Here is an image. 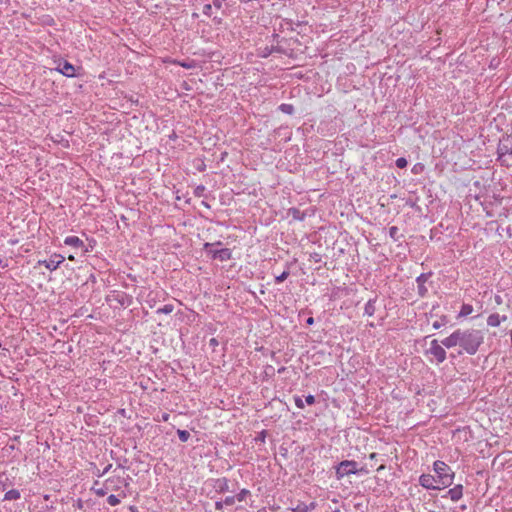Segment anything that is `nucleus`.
<instances>
[{"label": "nucleus", "instance_id": "nucleus-1", "mask_svg": "<svg viewBox=\"0 0 512 512\" xmlns=\"http://www.w3.org/2000/svg\"><path fill=\"white\" fill-rule=\"evenodd\" d=\"M484 342V333L481 330L468 328L456 329L448 337L441 341V344L450 349L460 346L468 355H475Z\"/></svg>", "mask_w": 512, "mask_h": 512}, {"label": "nucleus", "instance_id": "nucleus-2", "mask_svg": "<svg viewBox=\"0 0 512 512\" xmlns=\"http://www.w3.org/2000/svg\"><path fill=\"white\" fill-rule=\"evenodd\" d=\"M433 470L436 473V477L439 478V485L441 488H447L452 485L455 473L448 464L437 460L433 464Z\"/></svg>", "mask_w": 512, "mask_h": 512}, {"label": "nucleus", "instance_id": "nucleus-3", "mask_svg": "<svg viewBox=\"0 0 512 512\" xmlns=\"http://www.w3.org/2000/svg\"><path fill=\"white\" fill-rule=\"evenodd\" d=\"M360 472H366L364 468L358 469L357 462L353 460L341 461L335 468V474L337 479H342L345 476L352 474H358Z\"/></svg>", "mask_w": 512, "mask_h": 512}, {"label": "nucleus", "instance_id": "nucleus-4", "mask_svg": "<svg viewBox=\"0 0 512 512\" xmlns=\"http://www.w3.org/2000/svg\"><path fill=\"white\" fill-rule=\"evenodd\" d=\"M498 160L504 164L507 155L512 156V130L510 134L503 135L497 147Z\"/></svg>", "mask_w": 512, "mask_h": 512}, {"label": "nucleus", "instance_id": "nucleus-5", "mask_svg": "<svg viewBox=\"0 0 512 512\" xmlns=\"http://www.w3.org/2000/svg\"><path fill=\"white\" fill-rule=\"evenodd\" d=\"M221 244L222 243L220 241L215 242V243L207 242L204 244V249L208 252L209 255H211V257L213 259H218L221 262L228 261L232 257V252L230 249H228V248L213 249L214 246H219Z\"/></svg>", "mask_w": 512, "mask_h": 512}, {"label": "nucleus", "instance_id": "nucleus-6", "mask_svg": "<svg viewBox=\"0 0 512 512\" xmlns=\"http://www.w3.org/2000/svg\"><path fill=\"white\" fill-rule=\"evenodd\" d=\"M426 355H432L437 364L443 363L446 360V351L437 340L431 341L430 347L426 350Z\"/></svg>", "mask_w": 512, "mask_h": 512}, {"label": "nucleus", "instance_id": "nucleus-7", "mask_svg": "<svg viewBox=\"0 0 512 512\" xmlns=\"http://www.w3.org/2000/svg\"><path fill=\"white\" fill-rule=\"evenodd\" d=\"M64 260V256L60 254H53L48 260H40L38 263L39 265L45 266L48 270L53 271L56 270Z\"/></svg>", "mask_w": 512, "mask_h": 512}, {"label": "nucleus", "instance_id": "nucleus-8", "mask_svg": "<svg viewBox=\"0 0 512 512\" xmlns=\"http://www.w3.org/2000/svg\"><path fill=\"white\" fill-rule=\"evenodd\" d=\"M59 73L63 74L66 77H74L76 76L75 67L66 60H58V65L55 68Z\"/></svg>", "mask_w": 512, "mask_h": 512}, {"label": "nucleus", "instance_id": "nucleus-9", "mask_svg": "<svg viewBox=\"0 0 512 512\" xmlns=\"http://www.w3.org/2000/svg\"><path fill=\"white\" fill-rule=\"evenodd\" d=\"M436 478L431 474H422L419 477V484L425 489L440 490V485H435Z\"/></svg>", "mask_w": 512, "mask_h": 512}, {"label": "nucleus", "instance_id": "nucleus-10", "mask_svg": "<svg viewBox=\"0 0 512 512\" xmlns=\"http://www.w3.org/2000/svg\"><path fill=\"white\" fill-rule=\"evenodd\" d=\"M431 276V273H422L420 276L417 277L416 282L418 285V293L420 296L424 297L427 293V288L425 286L426 281Z\"/></svg>", "mask_w": 512, "mask_h": 512}, {"label": "nucleus", "instance_id": "nucleus-11", "mask_svg": "<svg viewBox=\"0 0 512 512\" xmlns=\"http://www.w3.org/2000/svg\"><path fill=\"white\" fill-rule=\"evenodd\" d=\"M447 496L454 502L460 500L463 496V485L458 484L447 491ZM443 497H446L444 495Z\"/></svg>", "mask_w": 512, "mask_h": 512}, {"label": "nucleus", "instance_id": "nucleus-12", "mask_svg": "<svg viewBox=\"0 0 512 512\" xmlns=\"http://www.w3.org/2000/svg\"><path fill=\"white\" fill-rule=\"evenodd\" d=\"M64 244L74 247L81 248L84 247V242L77 236H68L64 239Z\"/></svg>", "mask_w": 512, "mask_h": 512}, {"label": "nucleus", "instance_id": "nucleus-13", "mask_svg": "<svg viewBox=\"0 0 512 512\" xmlns=\"http://www.w3.org/2000/svg\"><path fill=\"white\" fill-rule=\"evenodd\" d=\"M506 319V316L500 317L499 314L494 313L488 316L487 324L491 327H497L502 321H505Z\"/></svg>", "mask_w": 512, "mask_h": 512}, {"label": "nucleus", "instance_id": "nucleus-14", "mask_svg": "<svg viewBox=\"0 0 512 512\" xmlns=\"http://www.w3.org/2000/svg\"><path fill=\"white\" fill-rule=\"evenodd\" d=\"M375 303H376V298L368 300V302L365 304V308H364L365 315L373 316L375 314V311H376Z\"/></svg>", "mask_w": 512, "mask_h": 512}, {"label": "nucleus", "instance_id": "nucleus-15", "mask_svg": "<svg viewBox=\"0 0 512 512\" xmlns=\"http://www.w3.org/2000/svg\"><path fill=\"white\" fill-rule=\"evenodd\" d=\"M20 497H21V494H20L19 490L11 489L5 493L4 500H8V501L18 500Z\"/></svg>", "mask_w": 512, "mask_h": 512}, {"label": "nucleus", "instance_id": "nucleus-16", "mask_svg": "<svg viewBox=\"0 0 512 512\" xmlns=\"http://www.w3.org/2000/svg\"><path fill=\"white\" fill-rule=\"evenodd\" d=\"M216 488L220 492H225L229 490L228 480L226 478H221L217 480Z\"/></svg>", "mask_w": 512, "mask_h": 512}, {"label": "nucleus", "instance_id": "nucleus-17", "mask_svg": "<svg viewBox=\"0 0 512 512\" xmlns=\"http://www.w3.org/2000/svg\"><path fill=\"white\" fill-rule=\"evenodd\" d=\"M473 312V306L470 304H463L459 312V317H466Z\"/></svg>", "mask_w": 512, "mask_h": 512}, {"label": "nucleus", "instance_id": "nucleus-18", "mask_svg": "<svg viewBox=\"0 0 512 512\" xmlns=\"http://www.w3.org/2000/svg\"><path fill=\"white\" fill-rule=\"evenodd\" d=\"M279 110H280V111H282V112H283V113H285V114H289V115H291V114H293V112H294V107H293V105H291V104H285V103H283V104H281V105L279 106Z\"/></svg>", "mask_w": 512, "mask_h": 512}, {"label": "nucleus", "instance_id": "nucleus-19", "mask_svg": "<svg viewBox=\"0 0 512 512\" xmlns=\"http://www.w3.org/2000/svg\"><path fill=\"white\" fill-rule=\"evenodd\" d=\"M177 435L182 442H187L190 438V433L187 430H177Z\"/></svg>", "mask_w": 512, "mask_h": 512}, {"label": "nucleus", "instance_id": "nucleus-20", "mask_svg": "<svg viewBox=\"0 0 512 512\" xmlns=\"http://www.w3.org/2000/svg\"><path fill=\"white\" fill-rule=\"evenodd\" d=\"M173 310L174 306L172 304H166L162 308L157 309L156 313L170 314Z\"/></svg>", "mask_w": 512, "mask_h": 512}, {"label": "nucleus", "instance_id": "nucleus-21", "mask_svg": "<svg viewBox=\"0 0 512 512\" xmlns=\"http://www.w3.org/2000/svg\"><path fill=\"white\" fill-rule=\"evenodd\" d=\"M248 495H250V491L244 488L240 490V492L235 497L237 501L242 502L246 499Z\"/></svg>", "mask_w": 512, "mask_h": 512}, {"label": "nucleus", "instance_id": "nucleus-22", "mask_svg": "<svg viewBox=\"0 0 512 512\" xmlns=\"http://www.w3.org/2000/svg\"><path fill=\"white\" fill-rule=\"evenodd\" d=\"M389 235L392 239L397 241L399 239V229L396 226H391L389 228Z\"/></svg>", "mask_w": 512, "mask_h": 512}, {"label": "nucleus", "instance_id": "nucleus-23", "mask_svg": "<svg viewBox=\"0 0 512 512\" xmlns=\"http://www.w3.org/2000/svg\"><path fill=\"white\" fill-rule=\"evenodd\" d=\"M292 512H308V508L306 507V504L303 502H300L296 507L291 509Z\"/></svg>", "mask_w": 512, "mask_h": 512}, {"label": "nucleus", "instance_id": "nucleus-24", "mask_svg": "<svg viewBox=\"0 0 512 512\" xmlns=\"http://www.w3.org/2000/svg\"><path fill=\"white\" fill-rule=\"evenodd\" d=\"M107 502L111 506H116V505H118L120 503V500L118 499L117 496L111 494V495L108 496Z\"/></svg>", "mask_w": 512, "mask_h": 512}, {"label": "nucleus", "instance_id": "nucleus-25", "mask_svg": "<svg viewBox=\"0 0 512 512\" xmlns=\"http://www.w3.org/2000/svg\"><path fill=\"white\" fill-rule=\"evenodd\" d=\"M288 276H289V271H288V270H285V271H283L279 276H277V277L275 278V282H276V283H281V282H283L284 280H286Z\"/></svg>", "mask_w": 512, "mask_h": 512}, {"label": "nucleus", "instance_id": "nucleus-26", "mask_svg": "<svg viewBox=\"0 0 512 512\" xmlns=\"http://www.w3.org/2000/svg\"><path fill=\"white\" fill-rule=\"evenodd\" d=\"M97 484H98V482H95L94 486H96ZM92 489L94 490L95 494L98 496H105L107 493V489L103 488V487H101V488L93 487Z\"/></svg>", "mask_w": 512, "mask_h": 512}, {"label": "nucleus", "instance_id": "nucleus-27", "mask_svg": "<svg viewBox=\"0 0 512 512\" xmlns=\"http://www.w3.org/2000/svg\"><path fill=\"white\" fill-rule=\"evenodd\" d=\"M205 190H206L205 186L199 185L195 188L194 195L197 197H202V196H204Z\"/></svg>", "mask_w": 512, "mask_h": 512}, {"label": "nucleus", "instance_id": "nucleus-28", "mask_svg": "<svg viewBox=\"0 0 512 512\" xmlns=\"http://www.w3.org/2000/svg\"><path fill=\"white\" fill-rule=\"evenodd\" d=\"M408 162L405 158L400 157L396 160V166L400 169H403L407 166Z\"/></svg>", "mask_w": 512, "mask_h": 512}, {"label": "nucleus", "instance_id": "nucleus-29", "mask_svg": "<svg viewBox=\"0 0 512 512\" xmlns=\"http://www.w3.org/2000/svg\"><path fill=\"white\" fill-rule=\"evenodd\" d=\"M203 14L210 17L212 14V5L211 4H205L203 6Z\"/></svg>", "mask_w": 512, "mask_h": 512}, {"label": "nucleus", "instance_id": "nucleus-30", "mask_svg": "<svg viewBox=\"0 0 512 512\" xmlns=\"http://www.w3.org/2000/svg\"><path fill=\"white\" fill-rule=\"evenodd\" d=\"M235 501H236L235 496H228L223 500L224 504L227 506L233 505L235 503Z\"/></svg>", "mask_w": 512, "mask_h": 512}, {"label": "nucleus", "instance_id": "nucleus-31", "mask_svg": "<svg viewBox=\"0 0 512 512\" xmlns=\"http://www.w3.org/2000/svg\"><path fill=\"white\" fill-rule=\"evenodd\" d=\"M294 402H295V405L300 408V409H303L304 408V402L303 400L301 399V397L299 396H296L294 397Z\"/></svg>", "mask_w": 512, "mask_h": 512}, {"label": "nucleus", "instance_id": "nucleus-32", "mask_svg": "<svg viewBox=\"0 0 512 512\" xmlns=\"http://www.w3.org/2000/svg\"><path fill=\"white\" fill-rule=\"evenodd\" d=\"M305 401L308 405H312L315 403V397L313 395H308L306 396Z\"/></svg>", "mask_w": 512, "mask_h": 512}, {"label": "nucleus", "instance_id": "nucleus-33", "mask_svg": "<svg viewBox=\"0 0 512 512\" xmlns=\"http://www.w3.org/2000/svg\"><path fill=\"white\" fill-rule=\"evenodd\" d=\"M224 505H225V504H224V502H223V501H217V502H215V508H216V510H218V511H222V509H223V506H224Z\"/></svg>", "mask_w": 512, "mask_h": 512}, {"label": "nucleus", "instance_id": "nucleus-34", "mask_svg": "<svg viewBox=\"0 0 512 512\" xmlns=\"http://www.w3.org/2000/svg\"><path fill=\"white\" fill-rule=\"evenodd\" d=\"M300 211L298 209H293V218L302 220L303 218L299 216Z\"/></svg>", "mask_w": 512, "mask_h": 512}, {"label": "nucleus", "instance_id": "nucleus-35", "mask_svg": "<svg viewBox=\"0 0 512 512\" xmlns=\"http://www.w3.org/2000/svg\"><path fill=\"white\" fill-rule=\"evenodd\" d=\"M306 507L308 508V512L311 510H314L316 508V503L311 502L310 504H306Z\"/></svg>", "mask_w": 512, "mask_h": 512}, {"label": "nucleus", "instance_id": "nucleus-36", "mask_svg": "<svg viewBox=\"0 0 512 512\" xmlns=\"http://www.w3.org/2000/svg\"><path fill=\"white\" fill-rule=\"evenodd\" d=\"M209 344L210 346L216 347L218 345V341L216 338H211Z\"/></svg>", "mask_w": 512, "mask_h": 512}, {"label": "nucleus", "instance_id": "nucleus-37", "mask_svg": "<svg viewBox=\"0 0 512 512\" xmlns=\"http://www.w3.org/2000/svg\"><path fill=\"white\" fill-rule=\"evenodd\" d=\"M432 326L434 329H439L442 326V323H440L439 321H435Z\"/></svg>", "mask_w": 512, "mask_h": 512}, {"label": "nucleus", "instance_id": "nucleus-38", "mask_svg": "<svg viewBox=\"0 0 512 512\" xmlns=\"http://www.w3.org/2000/svg\"><path fill=\"white\" fill-rule=\"evenodd\" d=\"M306 323L308 325H312L314 323V318L313 317H309L307 320H306Z\"/></svg>", "mask_w": 512, "mask_h": 512}, {"label": "nucleus", "instance_id": "nucleus-39", "mask_svg": "<svg viewBox=\"0 0 512 512\" xmlns=\"http://www.w3.org/2000/svg\"><path fill=\"white\" fill-rule=\"evenodd\" d=\"M213 21H214V23H216V24H221L222 19H221V18H218V17H214V18H213Z\"/></svg>", "mask_w": 512, "mask_h": 512}, {"label": "nucleus", "instance_id": "nucleus-40", "mask_svg": "<svg viewBox=\"0 0 512 512\" xmlns=\"http://www.w3.org/2000/svg\"><path fill=\"white\" fill-rule=\"evenodd\" d=\"M111 466H112L111 464H109L108 466H106V468L103 470V472H102V474H101V475L106 474V473L109 471V469L111 468Z\"/></svg>", "mask_w": 512, "mask_h": 512}, {"label": "nucleus", "instance_id": "nucleus-41", "mask_svg": "<svg viewBox=\"0 0 512 512\" xmlns=\"http://www.w3.org/2000/svg\"><path fill=\"white\" fill-rule=\"evenodd\" d=\"M168 419H169V414L164 413V414L162 415V420H163V421H168Z\"/></svg>", "mask_w": 512, "mask_h": 512}, {"label": "nucleus", "instance_id": "nucleus-42", "mask_svg": "<svg viewBox=\"0 0 512 512\" xmlns=\"http://www.w3.org/2000/svg\"><path fill=\"white\" fill-rule=\"evenodd\" d=\"M202 205H204V206H205V207H207V208H210V206L208 205V203H206V202H204V201L202 202Z\"/></svg>", "mask_w": 512, "mask_h": 512}, {"label": "nucleus", "instance_id": "nucleus-43", "mask_svg": "<svg viewBox=\"0 0 512 512\" xmlns=\"http://www.w3.org/2000/svg\"><path fill=\"white\" fill-rule=\"evenodd\" d=\"M375 457H376V453H372V454L370 455V458H371V459H375Z\"/></svg>", "mask_w": 512, "mask_h": 512}, {"label": "nucleus", "instance_id": "nucleus-44", "mask_svg": "<svg viewBox=\"0 0 512 512\" xmlns=\"http://www.w3.org/2000/svg\"><path fill=\"white\" fill-rule=\"evenodd\" d=\"M68 259H69V260H74L75 258H74V256H73V255H69V256H68Z\"/></svg>", "mask_w": 512, "mask_h": 512}, {"label": "nucleus", "instance_id": "nucleus-45", "mask_svg": "<svg viewBox=\"0 0 512 512\" xmlns=\"http://www.w3.org/2000/svg\"><path fill=\"white\" fill-rule=\"evenodd\" d=\"M435 478H436L435 485H439V478H438V477H436V476H435Z\"/></svg>", "mask_w": 512, "mask_h": 512}, {"label": "nucleus", "instance_id": "nucleus-46", "mask_svg": "<svg viewBox=\"0 0 512 512\" xmlns=\"http://www.w3.org/2000/svg\"><path fill=\"white\" fill-rule=\"evenodd\" d=\"M78 507L81 508L82 507V502L81 500H78Z\"/></svg>", "mask_w": 512, "mask_h": 512}, {"label": "nucleus", "instance_id": "nucleus-47", "mask_svg": "<svg viewBox=\"0 0 512 512\" xmlns=\"http://www.w3.org/2000/svg\"><path fill=\"white\" fill-rule=\"evenodd\" d=\"M496 301H497V303H500V296L496 297Z\"/></svg>", "mask_w": 512, "mask_h": 512}]
</instances>
